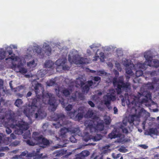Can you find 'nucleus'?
<instances>
[{
	"mask_svg": "<svg viewBox=\"0 0 159 159\" xmlns=\"http://www.w3.org/2000/svg\"><path fill=\"white\" fill-rule=\"evenodd\" d=\"M32 89L35 92L36 97L30 102L28 107H23V112L28 117L30 114L33 113L35 110L37 112L35 113V118L42 119L45 117L46 114L42 108L48 103L49 108L52 111H54L57 107V103L54 96L51 93H47L46 95L43 93L44 91L41 84L39 83L33 84Z\"/></svg>",
	"mask_w": 159,
	"mask_h": 159,
	"instance_id": "obj_1",
	"label": "nucleus"
},
{
	"mask_svg": "<svg viewBox=\"0 0 159 159\" xmlns=\"http://www.w3.org/2000/svg\"><path fill=\"white\" fill-rule=\"evenodd\" d=\"M125 96L128 106L132 108V112H135L134 114L129 116L128 117V122L131 126H128V128L131 131L134 123V122L138 121L141 117L147 118L150 116L149 113L143 108H141V106L142 103L151 99V95L150 92L145 90L141 94L139 93L138 97L131 95L128 93H125Z\"/></svg>",
	"mask_w": 159,
	"mask_h": 159,
	"instance_id": "obj_2",
	"label": "nucleus"
},
{
	"mask_svg": "<svg viewBox=\"0 0 159 159\" xmlns=\"http://www.w3.org/2000/svg\"><path fill=\"white\" fill-rule=\"evenodd\" d=\"M137 63L134 65L130 64L129 66L125 67L126 82H124L123 76L120 77L118 79L115 78L113 79V85L116 87V90L114 89L110 90L109 92L104 96V99L105 104L107 106L109 105L111 101L116 99V93L120 94L122 90L125 91L126 93L130 90V84L129 82L130 76L133 74L132 70L133 69H136V67L140 68L137 66Z\"/></svg>",
	"mask_w": 159,
	"mask_h": 159,
	"instance_id": "obj_3",
	"label": "nucleus"
},
{
	"mask_svg": "<svg viewBox=\"0 0 159 159\" xmlns=\"http://www.w3.org/2000/svg\"><path fill=\"white\" fill-rule=\"evenodd\" d=\"M32 137L36 142V144L39 145V148L36 149V151H33L31 152H28L27 151L22 152L20 156H25L26 157H33V159H40L43 157V153L39 154L42 148H44L50 144V142L48 139L43 137L42 135H39L37 132H34L32 135Z\"/></svg>",
	"mask_w": 159,
	"mask_h": 159,
	"instance_id": "obj_4",
	"label": "nucleus"
},
{
	"mask_svg": "<svg viewBox=\"0 0 159 159\" xmlns=\"http://www.w3.org/2000/svg\"><path fill=\"white\" fill-rule=\"evenodd\" d=\"M9 121L11 123L10 127L12 128H16V127L19 128V131L21 134L24 133L23 135V137L25 139L30 138V132L29 130H27L29 128L28 124L21 119L20 120L17 121L15 118L11 117Z\"/></svg>",
	"mask_w": 159,
	"mask_h": 159,
	"instance_id": "obj_5",
	"label": "nucleus"
},
{
	"mask_svg": "<svg viewBox=\"0 0 159 159\" xmlns=\"http://www.w3.org/2000/svg\"><path fill=\"white\" fill-rule=\"evenodd\" d=\"M154 52L151 50H148L144 53V57L146 61L144 63L138 62L137 63V66L141 67L143 69H146L148 66L155 68L158 67L159 66V61L157 60H152L154 56Z\"/></svg>",
	"mask_w": 159,
	"mask_h": 159,
	"instance_id": "obj_6",
	"label": "nucleus"
},
{
	"mask_svg": "<svg viewBox=\"0 0 159 159\" xmlns=\"http://www.w3.org/2000/svg\"><path fill=\"white\" fill-rule=\"evenodd\" d=\"M69 61L72 64H81L86 63L85 59L80 57L78 54V52L75 49L72 50L68 55Z\"/></svg>",
	"mask_w": 159,
	"mask_h": 159,
	"instance_id": "obj_7",
	"label": "nucleus"
},
{
	"mask_svg": "<svg viewBox=\"0 0 159 159\" xmlns=\"http://www.w3.org/2000/svg\"><path fill=\"white\" fill-rule=\"evenodd\" d=\"M28 59H25V56L23 58H20L17 61L19 62L17 64L12 63L11 66V68L17 72H20L22 74L26 73L27 72V69L23 67L24 63L26 62Z\"/></svg>",
	"mask_w": 159,
	"mask_h": 159,
	"instance_id": "obj_8",
	"label": "nucleus"
},
{
	"mask_svg": "<svg viewBox=\"0 0 159 159\" xmlns=\"http://www.w3.org/2000/svg\"><path fill=\"white\" fill-rule=\"evenodd\" d=\"M90 72L94 74V75H98L100 76H103V77L105 78L106 79H108V80H107V81L108 82H111V81H113V79L116 78L118 79L117 77L119 75V72L116 70H114V72L116 75V77L114 78H112L109 74L106 72L104 70H90Z\"/></svg>",
	"mask_w": 159,
	"mask_h": 159,
	"instance_id": "obj_9",
	"label": "nucleus"
},
{
	"mask_svg": "<svg viewBox=\"0 0 159 159\" xmlns=\"http://www.w3.org/2000/svg\"><path fill=\"white\" fill-rule=\"evenodd\" d=\"M93 123L88 125V127L91 132H100L101 133L106 134L107 133L106 130H104V126L103 123L98 122L93 120Z\"/></svg>",
	"mask_w": 159,
	"mask_h": 159,
	"instance_id": "obj_10",
	"label": "nucleus"
},
{
	"mask_svg": "<svg viewBox=\"0 0 159 159\" xmlns=\"http://www.w3.org/2000/svg\"><path fill=\"white\" fill-rule=\"evenodd\" d=\"M76 84L80 86L83 92L87 93L90 87L93 84V82L92 80L85 82L83 81V79L79 77L76 79Z\"/></svg>",
	"mask_w": 159,
	"mask_h": 159,
	"instance_id": "obj_11",
	"label": "nucleus"
},
{
	"mask_svg": "<svg viewBox=\"0 0 159 159\" xmlns=\"http://www.w3.org/2000/svg\"><path fill=\"white\" fill-rule=\"evenodd\" d=\"M56 120L57 121H58L57 123H53L52 124L53 127H54L56 129L59 128L61 127L62 124L67 125L69 123L68 121H64L65 119L64 115L62 114H56L54 115Z\"/></svg>",
	"mask_w": 159,
	"mask_h": 159,
	"instance_id": "obj_12",
	"label": "nucleus"
},
{
	"mask_svg": "<svg viewBox=\"0 0 159 159\" xmlns=\"http://www.w3.org/2000/svg\"><path fill=\"white\" fill-rule=\"evenodd\" d=\"M41 48L38 45H35L34 46L33 48H29L27 50V53L28 55H25V59H30L32 57L33 53L35 52L39 54L41 52Z\"/></svg>",
	"mask_w": 159,
	"mask_h": 159,
	"instance_id": "obj_13",
	"label": "nucleus"
},
{
	"mask_svg": "<svg viewBox=\"0 0 159 159\" xmlns=\"http://www.w3.org/2000/svg\"><path fill=\"white\" fill-rule=\"evenodd\" d=\"M69 132H70L71 134H74V135L75 134L80 136L81 134L79 128L70 129L66 127H63L61 129L59 134L61 135H64L66 133Z\"/></svg>",
	"mask_w": 159,
	"mask_h": 159,
	"instance_id": "obj_14",
	"label": "nucleus"
},
{
	"mask_svg": "<svg viewBox=\"0 0 159 159\" xmlns=\"http://www.w3.org/2000/svg\"><path fill=\"white\" fill-rule=\"evenodd\" d=\"M102 138V136L100 134H97L93 136H91L89 133H86L83 137V139L86 142L91 140L94 142H97L101 139Z\"/></svg>",
	"mask_w": 159,
	"mask_h": 159,
	"instance_id": "obj_15",
	"label": "nucleus"
},
{
	"mask_svg": "<svg viewBox=\"0 0 159 159\" xmlns=\"http://www.w3.org/2000/svg\"><path fill=\"white\" fill-rule=\"evenodd\" d=\"M159 84V78H154L152 82H149L147 83L146 86V88L148 90H157Z\"/></svg>",
	"mask_w": 159,
	"mask_h": 159,
	"instance_id": "obj_16",
	"label": "nucleus"
},
{
	"mask_svg": "<svg viewBox=\"0 0 159 159\" xmlns=\"http://www.w3.org/2000/svg\"><path fill=\"white\" fill-rule=\"evenodd\" d=\"M100 46L99 44H93L90 46V48L92 49L94 52L95 54V55L98 57H100V59H104V53L102 52H101L100 50L98 49V48Z\"/></svg>",
	"mask_w": 159,
	"mask_h": 159,
	"instance_id": "obj_17",
	"label": "nucleus"
},
{
	"mask_svg": "<svg viewBox=\"0 0 159 159\" xmlns=\"http://www.w3.org/2000/svg\"><path fill=\"white\" fill-rule=\"evenodd\" d=\"M12 49L10 45L9 46L6 47V50H4V51L6 52V54H7V52L9 54V56L7 57L6 58L5 60L7 61L8 59H10L12 61H17L19 59V58L15 56V54L12 52Z\"/></svg>",
	"mask_w": 159,
	"mask_h": 159,
	"instance_id": "obj_18",
	"label": "nucleus"
},
{
	"mask_svg": "<svg viewBox=\"0 0 159 159\" xmlns=\"http://www.w3.org/2000/svg\"><path fill=\"white\" fill-rule=\"evenodd\" d=\"M84 113V108L83 107H79L77 110V113L75 116L76 118L79 120H81L83 117Z\"/></svg>",
	"mask_w": 159,
	"mask_h": 159,
	"instance_id": "obj_19",
	"label": "nucleus"
},
{
	"mask_svg": "<svg viewBox=\"0 0 159 159\" xmlns=\"http://www.w3.org/2000/svg\"><path fill=\"white\" fill-rule=\"evenodd\" d=\"M128 123L126 122L125 120H123L122 123L119 124L120 125L119 127L120 128V130L123 133L125 134H128L129 133L128 129H127L126 125Z\"/></svg>",
	"mask_w": 159,
	"mask_h": 159,
	"instance_id": "obj_20",
	"label": "nucleus"
},
{
	"mask_svg": "<svg viewBox=\"0 0 159 159\" xmlns=\"http://www.w3.org/2000/svg\"><path fill=\"white\" fill-rule=\"evenodd\" d=\"M66 59L65 58L59 59L56 61L55 64L58 66L61 67L65 64H66Z\"/></svg>",
	"mask_w": 159,
	"mask_h": 159,
	"instance_id": "obj_21",
	"label": "nucleus"
},
{
	"mask_svg": "<svg viewBox=\"0 0 159 159\" xmlns=\"http://www.w3.org/2000/svg\"><path fill=\"white\" fill-rule=\"evenodd\" d=\"M43 48L47 55L49 56L51 52V48L49 46L47 43H45L43 45Z\"/></svg>",
	"mask_w": 159,
	"mask_h": 159,
	"instance_id": "obj_22",
	"label": "nucleus"
},
{
	"mask_svg": "<svg viewBox=\"0 0 159 159\" xmlns=\"http://www.w3.org/2000/svg\"><path fill=\"white\" fill-rule=\"evenodd\" d=\"M89 154V153L88 151L84 150L82 152L78 154L77 155L81 159H84L85 157H87Z\"/></svg>",
	"mask_w": 159,
	"mask_h": 159,
	"instance_id": "obj_23",
	"label": "nucleus"
},
{
	"mask_svg": "<svg viewBox=\"0 0 159 159\" xmlns=\"http://www.w3.org/2000/svg\"><path fill=\"white\" fill-rule=\"evenodd\" d=\"M23 103V102L21 99L18 98L15 100L14 104L16 106L20 108Z\"/></svg>",
	"mask_w": 159,
	"mask_h": 159,
	"instance_id": "obj_24",
	"label": "nucleus"
},
{
	"mask_svg": "<svg viewBox=\"0 0 159 159\" xmlns=\"http://www.w3.org/2000/svg\"><path fill=\"white\" fill-rule=\"evenodd\" d=\"M57 78H55L54 79H52L49 81H48L47 83V85L50 86L57 85Z\"/></svg>",
	"mask_w": 159,
	"mask_h": 159,
	"instance_id": "obj_25",
	"label": "nucleus"
},
{
	"mask_svg": "<svg viewBox=\"0 0 159 159\" xmlns=\"http://www.w3.org/2000/svg\"><path fill=\"white\" fill-rule=\"evenodd\" d=\"M54 63L50 60H48L45 61L44 66L46 68H51L52 67Z\"/></svg>",
	"mask_w": 159,
	"mask_h": 159,
	"instance_id": "obj_26",
	"label": "nucleus"
},
{
	"mask_svg": "<svg viewBox=\"0 0 159 159\" xmlns=\"http://www.w3.org/2000/svg\"><path fill=\"white\" fill-rule=\"evenodd\" d=\"M136 69H135L136 70V76L137 77H139L141 76H142L143 74V71L141 70L140 69H141L143 70H145V69H143L141 68H138L136 67Z\"/></svg>",
	"mask_w": 159,
	"mask_h": 159,
	"instance_id": "obj_27",
	"label": "nucleus"
},
{
	"mask_svg": "<svg viewBox=\"0 0 159 159\" xmlns=\"http://www.w3.org/2000/svg\"><path fill=\"white\" fill-rule=\"evenodd\" d=\"M122 64L126 67L127 66H129L130 64H132L130 63V60L127 59L125 58H123L122 59Z\"/></svg>",
	"mask_w": 159,
	"mask_h": 159,
	"instance_id": "obj_28",
	"label": "nucleus"
},
{
	"mask_svg": "<svg viewBox=\"0 0 159 159\" xmlns=\"http://www.w3.org/2000/svg\"><path fill=\"white\" fill-rule=\"evenodd\" d=\"M7 57L6 52L4 51L3 49H1L0 50V61L4 59Z\"/></svg>",
	"mask_w": 159,
	"mask_h": 159,
	"instance_id": "obj_29",
	"label": "nucleus"
},
{
	"mask_svg": "<svg viewBox=\"0 0 159 159\" xmlns=\"http://www.w3.org/2000/svg\"><path fill=\"white\" fill-rule=\"evenodd\" d=\"M117 133V132L116 131V130L115 133H112L111 134H110L108 135L109 138H110L111 139H115L117 137H120V134H119Z\"/></svg>",
	"mask_w": 159,
	"mask_h": 159,
	"instance_id": "obj_30",
	"label": "nucleus"
},
{
	"mask_svg": "<svg viewBox=\"0 0 159 159\" xmlns=\"http://www.w3.org/2000/svg\"><path fill=\"white\" fill-rule=\"evenodd\" d=\"M61 104L62 105L63 107H65V110L67 111H69L71 110L73 108V106L71 104H68L67 106L65 107V105H64V102L63 101L62 102Z\"/></svg>",
	"mask_w": 159,
	"mask_h": 159,
	"instance_id": "obj_31",
	"label": "nucleus"
},
{
	"mask_svg": "<svg viewBox=\"0 0 159 159\" xmlns=\"http://www.w3.org/2000/svg\"><path fill=\"white\" fill-rule=\"evenodd\" d=\"M46 72L43 69H41L40 70L38 71V76L39 77H43L46 74Z\"/></svg>",
	"mask_w": 159,
	"mask_h": 159,
	"instance_id": "obj_32",
	"label": "nucleus"
},
{
	"mask_svg": "<svg viewBox=\"0 0 159 159\" xmlns=\"http://www.w3.org/2000/svg\"><path fill=\"white\" fill-rule=\"evenodd\" d=\"M157 133V130L156 129L154 128L150 129L148 132V135L151 136L152 134L156 135Z\"/></svg>",
	"mask_w": 159,
	"mask_h": 159,
	"instance_id": "obj_33",
	"label": "nucleus"
},
{
	"mask_svg": "<svg viewBox=\"0 0 159 159\" xmlns=\"http://www.w3.org/2000/svg\"><path fill=\"white\" fill-rule=\"evenodd\" d=\"M3 82L2 79H0V97L2 95V93H5V90L3 87Z\"/></svg>",
	"mask_w": 159,
	"mask_h": 159,
	"instance_id": "obj_34",
	"label": "nucleus"
},
{
	"mask_svg": "<svg viewBox=\"0 0 159 159\" xmlns=\"http://www.w3.org/2000/svg\"><path fill=\"white\" fill-rule=\"evenodd\" d=\"M36 65L35 63L34 59H33L32 61H30L27 63V66H34Z\"/></svg>",
	"mask_w": 159,
	"mask_h": 159,
	"instance_id": "obj_35",
	"label": "nucleus"
},
{
	"mask_svg": "<svg viewBox=\"0 0 159 159\" xmlns=\"http://www.w3.org/2000/svg\"><path fill=\"white\" fill-rule=\"evenodd\" d=\"M77 113V110H74L73 111L71 112H69L67 113L68 115L71 118H72L74 117L76 115V114Z\"/></svg>",
	"mask_w": 159,
	"mask_h": 159,
	"instance_id": "obj_36",
	"label": "nucleus"
},
{
	"mask_svg": "<svg viewBox=\"0 0 159 159\" xmlns=\"http://www.w3.org/2000/svg\"><path fill=\"white\" fill-rule=\"evenodd\" d=\"M116 52L118 57H121L123 54L122 50L121 48H119L116 50Z\"/></svg>",
	"mask_w": 159,
	"mask_h": 159,
	"instance_id": "obj_37",
	"label": "nucleus"
},
{
	"mask_svg": "<svg viewBox=\"0 0 159 159\" xmlns=\"http://www.w3.org/2000/svg\"><path fill=\"white\" fill-rule=\"evenodd\" d=\"M61 92L66 96L69 95L70 93L69 90L66 89H63Z\"/></svg>",
	"mask_w": 159,
	"mask_h": 159,
	"instance_id": "obj_38",
	"label": "nucleus"
},
{
	"mask_svg": "<svg viewBox=\"0 0 159 159\" xmlns=\"http://www.w3.org/2000/svg\"><path fill=\"white\" fill-rule=\"evenodd\" d=\"M56 154L55 155V156L57 157H59L63 155V151L61 150H57L56 151Z\"/></svg>",
	"mask_w": 159,
	"mask_h": 159,
	"instance_id": "obj_39",
	"label": "nucleus"
},
{
	"mask_svg": "<svg viewBox=\"0 0 159 159\" xmlns=\"http://www.w3.org/2000/svg\"><path fill=\"white\" fill-rule=\"evenodd\" d=\"M112 157L114 159H117V158H119L121 156L120 154H116L114 153H112L111 155Z\"/></svg>",
	"mask_w": 159,
	"mask_h": 159,
	"instance_id": "obj_40",
	"label": "nucleus"
},
{
	"mask_svg": "<svg viewBox=\"0 0 159 159\" xmlns=\"http://www.w3.org/2000/svg\"><path fill=\"white\" fill-rule=\"evenodd\" d=\"M77 98V96L76 93H73L72 95L71 96L70 99L74 101L76 100Z\"/></svg>",
	"mask_w": 159,
	"mask_h": 159,
	"instance_id": "obj_41",
	"label": "nucleus"
},
{
	"mask_svg": "<svg viewBox=\"0 0 159 159\" xmlns=\"http://www.w3.org/2000/svg\"><path fill=\"white\" fill-rule=\"evenodd\" d=\"M9 148L8 147H2L0 148V152L5 151L8 150Z\"/></svg>",
	"mask_w": 159,
	"mask_h": 159,
	"instance_id": "obj_42",
	"label": "nucleus"
},
{
	"mask_svg": "<svg viewBox=\"0 0 159 159\" xmlns=\"http://www.w3.org/2000/svg\"><path fill=\"white\" fill-rule=\"evenodd\" d=\"M61 67L64 70H68L70 69V67L66 64H65Z\"/></svg>",
	"mask_w": 159,
	"mask_h": 159,
	"instance_id": "obj_43",
	"label": "nucleus"
},
{
	"mask_svg": "<svg viewBox=\"0 0 159 159\" xmlns=\"http://www.w3.org/2000/svg\"><path fill=\"white\" fill-rule=\"evenodd\" d=\"M26 143L27 144L30 146H34L35 145V143H34L31 140H28L27 141Z\"/></svg>",
	"mask_w": 159,
	"mask_h": 159,
	"instance_id": "obj_44",
	"label": "nucleus"
},
{
	"mask_svg": "<svg viewBox=\"0 0 159 159\" xmlns=\"http://www.w3.org/2000/svg\"><path fill=\"white\" fill-rule=\"evenodd\" d=\"M115 66L117 68V70L119 71H121V68L120 67V64L117 62L115 63Z\"/></svg>",
	"mask_w": 159,
	"mask_h": 159,
	"instance_id": "obj_45",
	"label": "nucleus"
},
{
	"mask_svg": "<svg viewBox=\"0 0 159 159\" xmlns=\"http://www.w3.org/2000/svg\"><path fill=\"white\" fill-rule=\"evenodd\" d=\"M93 80L95 81L98 82L100 81L101 78L99 76H96L93 77Z\"/></svg>",
	"mask_w": 159,
	"mask_h": 159,
	"instance_id": "obj_46",
	"label": "nucleus"
},
{
	"mask_svg": "<svg viewBox=\"0 0 159 159\" xmlns=\"http://www.w3.org/2000/svg\"><path fill=\"white\" fill-rule=\"evenodd\" d=\"M93 159H103V156L102 154H100L96 156Z\"/></svg>",
	"mask_w": 159,
	"mask_h": 159,
	"instance_id": "obj_47",
	"label": "nucleus"
},
{
	"mask_svg": "<svg viewBox=\"0 0 159 159\" xmlns=\"http://www.w3.org/2000/svg\"><path fill=\"white\" fill-rule=\"evenodd\" d=\"M6 131L7 134H9L11 133L12 131L9 128H6Z\"/></svg>",
	"mask_w": 159,
	"mask_h": 159,
	"instance_id": "obj_48",
	"label": "nucleus"
},
{
	"mask_svg": "<svg viewBox=\"0 0 159 159\" xmlns=\"http://www.w3.org/2000/svg\"><path fill=\"white\" fill-rule=\"evenodd\" d=\"M90 48L91 49V50L89 49H87V52L88 54V55L89 56L92 53V51H93V52H94L93 50L91 48Z\"/></svg>",
	"mask_w": 159,
	"mask_h": 159,
	"instance_id": "obj_49",
	"label": "nucleus"
},
{
	"mask_svg": "<svg viewBox=\"0 0 159 159\" xmlns=\"http://www.w3.org/2000/svg\"><path fill=\"white\" fill-rule=\"evenodd\" d=\"M78 94L80 100H83L84 99V96L83 94L81 93H78Z\"/></svg>",
	"mask_w": 159,
	"mask_h": 159,
	"instance_id": "obj_50",
	"label": "nucleus"
},
{
	"mask_svg": "<svg viewBox=\"0 0 159 159\" xmlns=\"http://www.w3.org/2000/svg\"><path fill=\"white\" fill-rule=\"evenodd\" d=\"M48 126V123H45L43 124L42 128L44 130H46Z\"/></svg>",
	"mask_w": 159,
	"mask_h": 159,
	"instance_id": "obj_51",
	"label": "nucleus"
},
{
	"mask_svg": "<svg viewBox=\"0 0 159 159\" xmlns=\"http://www.w3.org/2000/svg\"><path fill=\"white\" fill-rule=\"evenodd\" d=\"M63 147V146H62L61 145H57V146H54L53 147H52V149L54 150L55 149H56L58 148H61L62 147Z\"/></svg>",
	"mask_w": 159,
	"mask_h": 159,
	"instance_id": "obj_52",
	"label": "nucleus"
},
{
	"mask_svg": "<svg viewBox=\"0 0 159 159\" xmlns=\"http://www.w3.org/2000/svg\"><path fill=\"white\" fill-rule=\"evenodd\" d=\"M104 122L106 124L108 125L110 123L111 121L109 119L107 118L105 119Z\"/></svg>",
	"mask_w": 159,
	"mask_h": 159,
	"instance_id": "obj_53",
	"label": "nucleus"
},
{
	"mask_svg": "<svg viewBox=\"0 0 159 159\" xmlns=\"http://www.w3.org/2000/svg\"><path fill=\"white\" fill-rule=\"evenodd\" d=\"M139 146L144 149H146L148 148V146H147L144 144H141L139 145Z\"/></svg>",
	"mask_w": 159,
	"mask_h": 159,
	"instance_id": "obj_54",
	"label": "nucleus"
},
{
	"mask_svg": "<svg viewBox=\"0 0 159 159\" xmlns=\"http://www.w3.org/2000/svg\"><path fill=\"white\" fill-rule=\"evenodd\" d=\"M88 104L90 106L92 107H94L95 106L94 103L91 101H90L88 102Z\"/></svg>",
	"mask_w": 159,
	"mask_h": 159,
	"instance_id": "obj_55",
	"label": "nucleus"
},
{
	"mask_svg": "<svg viewBox=\"0 0 159 159\" xmlns=\"http://www.w3.org/2000/svg\"><path fill=\"white\" fill-rule=\"evenodd\" d=\"M150 75L151 76H155L157 75V71H152L150 73Z\"/></svg>",
	"mask_w": 159,
	"mask_h": 159,
	"instance_id": "obj_56",
	"label": "nucleus"
},
{
	"mask_svg": "<svg viewBox=\"0 0 159 159\" xmlns=\"http://www.w3.org/2000/svg\"><path fill=\"white\" fill-rule=\"evenodd\" d=\"M10 137L11 139H16V136L13 133H12L10 134Z\"/></svg>",
	"mask_w": 159,
	"mask_h": 159,
	"instance_id": "obj_57",
	"label": "nucleus"
},
{
	"mask_svg": "<svg viewBox=\"0 0 159 159\" xmlns=\"http://www.w3.org/2000/svg\"><path fill=\"white\" fill-rule=\"evenodd\" d=\"M32 94L31 92L29 91L27 93L26 95V97L27 98L28 97H30Z\"/></svg>",
	"mask_w": 159,
	"mask_h": 159,
	"instance_id": "obj_58",
	"label": "nucleus"
},
{
	"mask_svg": "<svg viewBox=\"0 0 159 159\" xmlns=\"http://www.w3.org/2000/svg\"><path fill=\"white\" fill-rule=\"evenodd\" d=\"M113 110H114V114H117V113L118 112V109L116 107H114Z\"/></svg>",
	"mask_w": 159,
	"mask_h": 159,
	"instance_id": "obj_59",
	"label": "nucleus"
},
{
	"mask_svg": "<svg viewBox=\"0 0 159 159\" xmlns=\"http://www.w3.org/2000/svg\"><path fill=\"white\" fill-rule=\"evenodd\" d=\"M12 49L13 48L14 49H17V45H10Z\"/></svg>",
	"mask_w": 159,
	"mask_h": 159,
	"instance_id": "obj_60",
	"label": "nucleus"
},
{
	"mask_svg": "<svg viewBox=\"0 0 159 159\" xmlns=\"http://www.w3.org/2000/svg\"><path fill=\"white\" fill-rule=\"evenodd\" d=\"M70 141L71 142H75V138L73 136L72 137L70 138Z\"/></svg>",
	"mask_w": 159,
	"mask_h": 159,
	"instance_id": "obj_61",
	"label": "nucleus"
},
{
	"mask_svg": "<svg viewBox=\"0 0 159 159\" xmlns=\"http://www.w3.org/2000/svg\"><path fill=\"white\" fill-rule=\"evenodd\" d=\"M16 95L18 97H19V98H22L23 97V94H21V93H17L16 94Z\"/></svg>",
	"mask_w": 159,
	"mask_h": 159,
	"instance_id": "obj_62",
	"label": "nucleus"
},
{
	"mask_svg": "<svg viewBox=\"0 0 159 159\" xmlns=\"http://www.w3.org/2000/svg\"><path fill=\"white\" fill-rule=\"evenodd\" d=\"M96 94L99 96H100L102 94V93L101 91H97L96 92Z\"/></svg>",
	"mask_w": 159,
	"mask_h": 159,
	"instance_id": "obj_63",
	"label": "nucleus"
},
{
	"mask_svg": "<svg viewBox=\"0 0 159 159\" xmlns=\"http://www.w3.org/2000/svg\"><path fill=\"white\" fill-rule=\"evenodd\" d=\"M146 123V121H144L142 123V125L143 129H145V125Z\"/></svg>",
	"mask_w": 159,
	"mask_h": 159,
	"instance_id": "obj_64",
	"label": "nucleus"
}]
</instances>
